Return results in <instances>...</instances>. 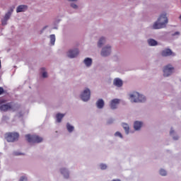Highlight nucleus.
<instances>
[{
    "instance_id": "obj_9",
    "label": "nucleus",
    "mask_w": 181,
    "mask_h": 181,
    "mask_svg": "<svg viewBox=\"0 0 181 181\" xmlns=\"http://www.w3.org/2000/svg\"><path fill=\"white\" fill-rule=\"evenodd\" d=\"M111 54V47L110 46H106L104 48H103L101 52V56L103 57H106V56H110Z\"/></svg>"
},
{
    "instance_id": "obj_25",
    "label": "nucleus",
    "mask_w": 181,
    "mask_h": 181,
    "mask_svg": "<svg viewBox=\"0 0 181 181\" xmlns=\"http://www.w3.org/2000/svg\"><path fill=\"white\" fill-rule=\"evenodd\" d=\"M160 175L161 176H166V170H163V169H161L160 170Z\"/></svg>"
},
{
    "instance_id": "obj_29",
    "label": "nucleus",
    "mask_w": 181,
    "mask_h": 181,
    "mask_svg": "<svg viewBox=\"0 0 181 181\" xmlns=\"http://www.w3.org/2000/svg\"><path fill=\"white\" fill-rule=\"evenodd\" d=\"M71 8H74V9H77L78 6L76 4H71Z\"/></svg>"
},
{
    "instance_id": "obj_21",
    "label": "nucleus",
    "mask_w": 181,
    "mask_h": 181,
    "mask_svg": "<svg viewBox=\"0 0 181 181\" xmlns=\"http://www.w3.org/2000/svg\"><path fill=\"white\" fill-rule=\"evenodd\" d=\"M122 127L126 132V134H129V126L127 124L123 123Z\"/></svg>"
},
{
    "instance_id": "obj_11",
    "label": "nucleus",
    "mask_w": 181,
    "mask_h": 181,
    "mask_svg": "<svg viewBox=\"0 0 181 181\" xmlns=\"http://www.w3.org/2000/svg\"><path fill=\"white\" fill-rule=\"evenodd\" d=\"M161 54L164 57H168V56H175V53H173L170 49L163 50Z\"/></svg>"
},
{
    "instance_id": "obj_32",
    "label": "nucleus",
    "mask_w": 181,
    "mask_h": 181,
    "mask_svg": "<svg viewBox=\"0 0 181 181\" xmlns=\"http://www.w3.org/2000/svg\"><path fill=\"white\" fill-rule=\"evenodd\" d=\"M176 35H180V33L177 31L174 34H173V36H176Z\"/></svg>"
},
{
    "instance_id": "obj_24",
    "label": "nucleus",
    "mask_w": 181,
    "mask_h": 181,
    "mask_svg": "<svg viewBox=\"0 0 181 181\" xmlns=\"http://www.w3.org/2000/svg\"><path fill=\"white\" fill-rule=\"evenodd\" d=\"M66 128L69 131V132H73L74 131V127L71 126L70 124H66Z\"/></svg>"
},
{
    "instance_id": "obj_12",
    "label": "nucleus",
    "mask_w": 181,
    "mask_h": 181,
    "mask_svg": "<svg viewBox=\"0 0 181 181\" xmlns=\"http://www.w3.org/2000/svg\"><path fill=\"white\" fill-rule=\"evenodd\" d=\"M119 104V99H113L110 102V108L112 110H115V108H117V105H118Z\"/></svg>"
},
{
    "instance_id": "obj_1",
    "label": "nucleus",
    "mask_w": 181,
    "mask_h": 181,
    "mask_svg": "<svg viewBox=\"0 0 181 181\" xmlns=\"http://www.w3.org/2000/svg\"><path fill=\"white\" fill-rule=\"evenodd\" d=\"M166 23H168V17H166V14H161L158 21L153 25V29H162L165 28Z\"/></svg>"
},
{
    "instance_id": "obj_36",
    "label": "nucleus",
    "mask_w": 181,
    "mask_h": 181,
    "mask_svg": "<svg viewBox=\"0 0 181 181\" xmlns=\"http://www.w3.org/2000/svg\"><path fill=\"white\" fill-rule=\"evenodd\" d=\"M16 155H21V153H16Z\"/></svg>"
},
{
    "instance_id": "obj_18",
    "label": "nucleus",
    "mask_w": 181,
    "mask_h": 181,
    "mask_svg": "<svg viewBox=\"0 0 181 181\" xmlns=\"http://www.w3.org/2000/svg\"><path fill=\"white\" fill-rule=\"evenodd\" d=\"M134 129L138 131L139 129H141V127H142V122L136 121L134 122Z\"/></svg>"
},
{
    "instance_id": "obj_34",
    "label": "nucleus",
    "mask_w": 181,
    "mask_h": 181,
    "mask_svg": "<svg viewBox=\"0 0 181 181\" xmlns=\"http://www.w3.org/2000/svg\"><path fill=\"white\" fill-rule=\"evenodd\" d=\"M170 135H172V134H173V131L171 130V131L170 132Z\"/></svg>"
},
{
    "instance_id": "obj_30",
    "label": "nucleus",
    "mask_w": 181,
    "mask_h": 181,
    "mask_svg": "<svg viewBox=\"0 0 181 181\" xmlns=\"http://www.w3.org/2000/svg\"><path fill=\"white\" fill-rule=\"evenodd\" d=\"M42 77H43L44 78H46V77H47V72H43V73H42Z\"/></svg>"
},
{
    "instance_id": "obj_10",
    "label": "nucleus",
    "mask_w": 181,
    "mask_h": 181,
    "mask_svg": "<svg viewBox=\"0 0 181 181\" xmlns=\"http://www.w3.org/2000/svg\"><path fill=\"white\" fill-rule=\"evenodd\" d=\"M12 12H13V9H11L6 13L4 19L1 21L2 25H6V22H8L9 18H11V16L12 15Z\"/></svg>"
},
{
    "instance_id": "obj_16",
    "label": "nucleus",
    "mask_w": 181,
    "mask_h": 181,
    "mask_svg": "<svg viewBox=\"0 0 181 181\" xmlns=\"http://www.w3.org/2000/svg\"><path fill=\"white\" fill-rule=\"evenodd\" d=\"M96 105L98 107V108H103L104 107V100L103 99H99L97 103H96Z\"/></svg>"
},
{
    "instance_id": "obj_13",
    "label": "nucleus",
    "mask_w": 181,
    "mask_h": 181,
    "mask_svg": "<svg viewBox=\"0 0 181 181\" xmlns=\"http://www.w3.org/2000/svg\"><path fill=\"white\" fill-rule=\"evenodd\" d=\"M28 9V6L26 5H20L16 8L17 13H19V12H25Z\"/></svg>"
},
{
    "instance_id": "obj_19",
    "label": "nucleus",
    "mask_w": 181,
    "mask_h": 181,
    "mask_svg": "<svg viewBox=\"0 0 181 181\" xmlns=\"http://www.w3.org/2000/svg\"><path fill=\"white\" fill-rule=\"evenodd\" d=\"M148 43L149 46H156L158 45V42L153 39L148 40Z\"/></svg>"
},
{
    "instance_id": "obj_8",
    "label": "nucleus",
    "mask_w": 181,
    "mask_h": 181,
    "mask_svg": "<svg viewBox=\"0 0 181 181\" xmlns=\"http://www.w3.org/2000/svg\"><path fill=\"white\" fill-rule=\"evenodd\" d=\"M78 53L79 52L77 49H70L67 53V56L68 57H70V59H74V57L78 56Z\"/></svg>"
},
{
    "instance_id": "obj_28",
    "label": "nucleus",
    "mask_w": 181,
    "mask_h": 181,
    "mask_svg": "<svg viewBox=\"0 0 181 181\" xmlns=\"http://www.w3.org/2000/svg\"><path fill=\"white\" fill-rule=\"evenodd\" d=\"M19 181H28V177L23 176L21 177Z\"/></svg>"
},
{
    "instance_id": "obj_7",
    "label": "nucleus",
    "mask_w": 181,
    "mask_h": 181,
    "mask_svg": "<svg viewBox=\"0 0 181 181\" xmlns=\"http://www.w3.org/2000/svg\"><path fill=\"white\" fill-rule=\"evenodd\" d=\"M90 97H91V92L88 88H86L81 94L82 101H88V100H90Z\"/></svg>"
},
{
    "instance_id": "obj_35",
    "label": "nucleus",
    "mask_w": 181,
    "mask_h": 181,
    "mask_svg": "<svg viewBox=\"0 0 181 181\" xmlns=\"http://www.w3.org/2000/svg\"><path fill=\"white\" fill-rule=\"evenodd\" d=\"M41 70H42V71H45V68H42Z\"/></svg>"
},
{
    "instance_id": "obj_27",
    "label": "nucleus",
    "mask_w": 181,
    "mask_h": 181,
    "mask_svg": "<svg viewBox=\"0 0 181 181\" xmlns=\"http://www.w3.org/2000/svg\"><path fill=\"white\" fill-rule=\"evenodd\" d=\"M115 136H119V138H122V134H121V133L119 132H117L115 134Z\"/></svg>"
},
{
    "instance_id": "obj_17",
    "label": "nucleus",
    "mask_w": 181,
    "mask_h": 181,
    "mask_svg": "<svg viewBox=\"0 0 181 181\" xmlns=\"http://www.w3.org/2000/svg\"><path fill=\"white\" fill-rule=\"evenodd\" d=\"M64 115V114L57 113L56 115L57 122H62V119H63Z\"/></svg>"
},
{
    "instance_id": "obj_14",
    "label": "nucleus",
    "mask_w": 181,
    "mask_h": 181,
    "mask_svg": "<svg viewBox=\"0 0 181 181\" xmlns=\"http://www.w3.org/2000/svg\"><path fill=\"white\" fill-rule=\"evenodd\" d=\"M114 85L116 86L117 87H122V80L119 78H115L114 80Z\"/></svg>"
},
{
    "instance_id": "obj_4",
    "label": "nucleus",
    "mask_w": 181,
    "mask_h": 181,
    "mask_svg": "<svg viewBox=\"0 0 181 181\" xmlns=\"http://www.w3.org/2000/svg\"><path fill=\"white\" fill-rule=\"evenodd\" d=\"M130 98L132 103H144L146 100L145 96L140 95L137 92H134L133 94L130 95Z\"/></svg>"
},
{
    "instance_id": "obj_22",
    "label": "nucleus",
    "mask_w": 181,
    "mask_h": 181,
    "mask_svg": "<svg viewBox=\"0 0 181 181\" xmlns=\"http://www.w3.org/2000/svg\"><path fill=\"white\" fill-rule=\"evenodd\" d=\"M104 43H105V38L101 37L98 43V47H101Z\"/></svg>"
},
{
    "instance_id": "obj_31",
    "label": "nucleus",
    "mask_w": 181,
    "mask_h": 181,
    "mask_svg": "<svg viewBox=\"0 0 181 181\" xmlns=\"http://www.w3.org/2000/svg\"><path fill=\"white\" fill-rule=\"evenodd\" d=\"M4 88L0 87V95H1V94H4Z\"/></svg>"
},
{
    "instance_id": "obj_23",
    "label": "nucleus",
    "mask_w": 181,
    "mask_h": 181,
    "mask_svg": "<svg viewBox=\"0 0 181 181\" xmlns=\"http://www.w3.org/2000/svg\"><path fill=\"white\" fill-rule=\"evenodd\" d=\"M50 37V43L51 45H54V42H56V36L54 35H51Z\"/></svg>"
},
{
    "instance_id": "obj_2",
    "label": "nucleus",
    "mask_w": 181,
    "mask_h": 181,
    "mask_svg": "<svg viewBox=\"0 0 181 181\" xmlns=\"http://www.w3.org/2000/svg\"><path fill=\"white\" fill-rule=\"evenodd\" d=\"M19 108H21V106L19 105L13 104L12 103L1 105L0 106V110L4 111V112H6V111H9V110L15 112L16 111V110H19Z\"/></svg>"
},
{
    "instance_id": "obj_6",
    "label": "nucleus",
    "mask_w": 181,
    "mask_h": 181,
    "mask_svg": "<svg viewBox=\"0 0 181 181\" xmlns=\"http://www.w3.org/2000/svg\"><path fill=\"white\" fill-rule=\"evenodd\" d=\"M175 68L172 65L168 64L165 66L163 69V76L164 77H169L172 73H173Z\"/></svg>"
},
{
    "instance_id": "obj_5",
    "label": "nucleus",
    "mask_w": 181,
    "mask_h": 181,
    "mask_svg": "<svg viewBox=\"0 0 181 181\" xmlns=\"http://www.w3.org/2000/svg\"><path fill=\"white\" fill-rule=\"evenodd\" d=\"M5 138L7 142H15V141H18L19 138V134L16 132L6 133Z\"/></svg>"
},
{
    "instance_id": "obj_3",
    "label": "nucleus",
    "mask_w": 181,
    "mask_h": 181,
    "mask_svg": "<svg viewBox=\"0 0 181 181\" xmlns=\"http://www.w3.org/2000/svg\"><path fill=\"white\" fill-rule=\"evenodd\" d=\"M25 138L30 144H40L43 141V138L36 134H27L25 135Z\"/></svg>"
},
{
    "instance_id": "obj_33",
    "label": "nucleus",
    "mask_w": 181,
    "mask_h": 181,
    "mask_svg": "<svg viewBox=\"0 0 181 181\" xmlns=\"http://www.w3.org/2000/svg\"><path fill=\"white\" fill-rule=\"evenodd\" d=\"M173 139H175V141H177V139H179V137H178V136H174V137H173Z\"/></svg>"
},
{
    "instance_id": "obj_26",
    "label": "nucleus",
    "mask_w": 181,
    "mask_h": 181,
    "mask_svg": "<svg viewBox=\"0 0 181 181\" xmlns=\"http://www.w3.org/2000/svg\"><path fill=\"white\" fill-rule=\"evenodd\" d=\"M100 169L102 170H105V169H107V165H105V164H100Z\"/></svg>"
},
{
    "instance_id": "obj_15",
    "label": "nucleus",
    "mask_w": 181,
    "mask_h": 181,
    "mask_svg": "<svg viewBox=\"0 0 181 181\" xmlns=\"http://www.w3.org/2000/svg\"><path fill=\"white\" fill-rule=\"evenodd\" d=\"M84 64L86 66H87V67H90V66L93 64V59H91V58H86L84 59Z\"/></svg>"
},
{
    "instance_id": "obj_20",
    "label": "nucleus",
    "mask_w": 181,
    "mask_h": 181,
    "mask_svg": "<svg viewBox=\"0 0 181 181\" xmlns=\"http://www.w3.org/2000/svg\"><path fill=\"white\" fill-rule=\"evenodd\" d=\"M61 173L62 175H64V177H69V172H67V170L66 168L61 169Z\"/></svg>"
}]
</instances>
